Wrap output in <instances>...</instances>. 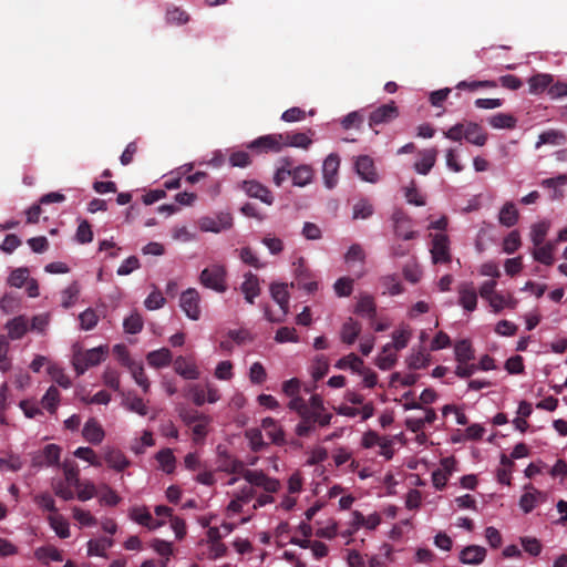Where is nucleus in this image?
<instances>
[{"instance_id": "nucleus-24", "label": "nucleus", "mask_w": 567, "mask_h": 567, "mask_svg": "<svg viewBox=\"0 0 567 567\" xmlns=\"http://www.w3.org/2000/svg\"><path fill=\"white\" fill-rule=\"evenodd\" d=\"M6 329L8 330V336H6L8 340H19L28 331V321L23 316H18L7 322Z\"/></svg>"}, {"instance_id": "nucleus-49", "label": "nucleus", "mask_w": 567, "mask_h": 567, "mask_svg": "<svg viewBox=\"0 0 567 567\" xmlns=\"http://www.w3.org/2000/svg\"><path fill=\"white\" fill-rule=\"evenodd\" d=\"M80 293V287L78 282H72L62 291V307L70 309L76 301Z\"/></svg>"}, {"instance_id": "nucleus-17", "label": "nucleus", "mask_w": 567, "mask_h": 567, "mask_svg": "<svg viewBox=\"0 0 567 567\" xmlns=\"http://www.w3.org/2000/svg\"><path fill=\"white\" fill-rule=\"evenodd\" d=\"M486 549L478 545H470L460 553V561L465 565H478L484 561Z\"/></svg>"}, {"instance_id": "nucleus-55", "label": "nucleus", "mask_w": 567, "mask_h": 567, "mask_svg": "<svg viewBox=\"0 0 567 567\" xmlns=\"http://www.w3.org/2000/svg\"><path fill=\"white\" fill-rule=\"evenodd\" d=\"M10 350V342L6 336H0V370L7 372L11 368L10 359L8 353Z\"/></svg>"}, {"instance_id": "nucleus-26", "label": "nucleus", "mask_w": 567, "mask_h": 567, "mask_svg": "<svg viewBox=\"0 0 567 567\" xmlns=\"http://www.w3.org/2000/svg\"><path fill=\"white\" fill-rule=\"evenodd\" d=\"M437 151L435 148H429L423 151L420 156L421 158L414 163V168L419 174L426 175L435 164Z\"/></svg>"}, {"instance_id": "nucleus-9", "label": "nucleus", "mask_w": 567, "mask_h": 567, "mask_svg": "<svg viewBox=\"0 0 567 567\" xmlns=\"http://www.w3.org/2000/svg\"><path fill=\"white\" fill-rule=\"evenodd\" d=\"M431 256L433 264L451 262L450 240L445 234H435L432 239Z\"/></svg>"}, {"instance_id": "nucleus-12", "label": "nucleus", "mask_w": 567, "mask_h": 567, "mask_svg": "<svg viewBox=\"0 0 567 567\" xmlns=\"http://www.w3.org/2000/svg\"><path fill=\"white\" fill-rule=\"evenodd\" d=\"M243 189L249 197L260 199L267 205H271L274 203L271 192L257 181H245L243 183Z\"/></svg>"}, {"instance_id": "nucleus-16", "label": "nucleus", "mask_w": 567, "mask_h": 567, "mask_svg": "<svg viewBox=\"0 0 567 567\" xmlns=\"http://www.w3.org/2000/svg\"><path fill=\"white\" fill-rule=\"evenodd\" d=\"M261 427L265 430L271 443L282 446L286 444L285 432L277 421L272 417H266L261 421Z\"/></svg>"}, {"instance_id": "nucleus-42", "label": "nucleus", "mask_w": 567, "mask_h": 567, "mask_svg": "<svg viewBox=\"0 0 567 567\" xmlns=\"http://www.w3.org/2000/svg\"><path fill=\"white\" fill-rule=\"evenodd\" d=\"M178 415L183 423L187 426H192L207 416L195 409L186 406L178 409Z\"/></svg>"}, {"instance_id": "nucleus-33", "label": "nucleus", "mask_w": 567, "mask_h": 567, "mask_svg": "<svg viewBox=\"0 0 567 567\" xmlns=\"http://www.w3.org/2000/svg\"><path fill=\"white\" fill-rule=\"evenodd\" d=\"M292 183L296 186H306L313 177V171L307 165H301L290 171Z\"/></svg>"}, {"instance_id": "nucleus-43", "label": "nucleus", "mask_w": 567, "mask_h": 567, "mask_svg": "<svg viewBox=\"0 0 567 567\" xmlns=\"http://www.w3.org/2000/svg\"><path fill=\"white\" fill-rule=\"evenodd\" d=\"M34 555L43 564H48V559L54 561L63 560L62 553L53 546L40 547L35 550Z\"/></svg>"}, {"instance_id": "nucleus-31", "label": "nucleus", "mask_w": 567, "mask_h": 567, "mask_svg": "<svg viewBox=\"0 0 567 567\" xmlns=\"http://www.w3.org/2000/svg\"><path fill=\"white\" fill-rule=\"evenodd\" d=\"M113 546L110 537H100L87 542V556H105V551Z\"/></svg>"}, {"instance_id": "nucleus-38", "label": "nucleus", "mask_w": 567, "mask_h": 567, "mask_svg": "<svg viewBox=\"0 0 567 567\" xmlns=\"http://www.w3.org/2000/svg\"><path fill=\"white\" fill-rule=\"evenodd\" d=\"M553 78L549 74H536L528 81L530 93L538 94L549 89Z\"/></svg>"}, {"instance_id": "nucleus-15", "label": "nucleus", "mask_w": 567, "mask_h": 567, "mask_svg": "<svg viewBox=\"0 0 567 567\" xmlns=\"http://www.w3.org/2000/svg\"><path fill=\"white\" fill-rule=\"evenodd\" d=\"M526 489H529V492H526L520 496L519 506L524 513L528 514L537 504L546 501V495L536 489L533 485L526 486Z\"/></svg>"}, {"instance_id": "nucleus-23", "label": "nucleus", "mask_w": 567, "mask_h": 567, "mask_svg": "<svg viewBox=\"0 0 567 567\" xmlns=\"http://www.w3.org/2000/svg\"><path fill=\"white\" fill-rule=\"evenodd\" d=\"M174 370L177 374L186 380H196L199 377V371L196 364L185 357H177L174 361Z\"/></svg>"}, {"instance_id": "nucleus-21", "label": "nucleus", "mask_w": 567, "mask_h": 567, "mask_svg": "<svg viewBox=\"0 0 567 567\" xmlns=\"http://www.w3.org/2000/svg\"><path fill=\"white\" fill-rule=\"evenodd\" d=\"M82 435L85 441L91 444H100L104 436L105 432L102 429L101 424L95 419H89L83 426Z\"/></svg>"}, {"instance_id": "nucleus-19", "label": "nucleus", "mask_w": 567, "mask_h": 567, "mask_svg": "<svg viewBox=\"0 0 567 567\" xmlns=\"http://www.w3.org/2000/svg\"><path fill=\"white\" fill-rule=\"evenodd\" d=\"M367 116L368 115L365 114V109H360L347 114L344 117H342L340 123L343 130L363 131L365 128Z\"/></svg>"}, {"instance_id": "nucleus-34", "label": "nucleus", "mask_w": 567, "mask_h": 567, "mask_svg": "<svg viewBox=\"0 0 567 567\" xmlns=\"http://www.w3.org/2000/svg\"><path fill=\"white\" fill-rule=\"evenodd\" d=\"M455 358L458 363H467L474 359L472 344L467 339L460 340L454 347Z\"/></svg>"}, {"instance_id": "nucleus-39", "label": "nucleus", "mask_w": 567, "mask_h": 567, "mask_svg": "<svg viewBox=\"0 0 567 567\" xmlns=\"http://www.w3.org/2000/svg\"><path fill=\"white\" fill-rule=\"evenodd\" d=\"M123 405L130 412L137 413L141 416H145L148 413V408H147L146 403L144 402V400L142 398H138V396H135V395L132 396L131 394H128L123 400Z\"/></svg>"}, {"instance_id": "nucleus-56", "label": "nucleus", "mask_w": 567, "mask_h": 567, "mask_svg": "<svg viewBox=\"0 0 567 567\" xmlns=\"http://www.w3.org/2000/svg\"><path fill=\"white\" fill-rule=\"evenodd\" d=\"M333 288L338 297H349L353 290V279L341 277L334 282Z\"/></svg>"}, {"instance_id": "nucleus-48", "label": "nucleus", "mask_w": 567, "mask_h": 567, "mask_svg": "<svg viewBox=\"0 0 567 567\" xmlns=\"http://www.w3.org/2000/svg\"><path fill=\"white\" fill-rule=\"evenodd\" d=\"M501 464L502 467L497 470V480L501 484L509 485L514 463L511 458L503 454L501 457Z\"/></svg>"}, {"instance_id": "nucleus-18", "label": "nucleus", "mask_w": 567, "mask_h": 567, "mask_svg": "<svg viewBox=\"0 0 567 567\" xmlns=\"http://www.w3.org/2000/svg\"><path fill=\"white\" fill-rule=\"evenodd\" d=\"M104 461L110 468L122 472L131 465V461L118 449H107L104 454Z\"/></svg>"}, {"instance_id": "nucleus-25", "label": "nucleus", "mask_w": 567, "mask_h": 567, "mask_svg": "<svg viewBox=\"0 0 567 567\" xmlns=\"http://www.w3.org/2000/svg\"><path fill=\"white\" fill-rule=\"evenodd\" d=\"M354 312L362 317L374 320L377 316V305L374 298L370 295H362L355 306Z\"/></svg>"}, {"instance_id": "nucleus-40", "label": "nucleus", "mask_w": 567, "mask_h": 567, "mask_svg": "<svg viewBox=\"0 0 567 567\" xmlns=\"http://www.w3.org/2000/svg\"><path fill=\"white\" fill-rule=\"evenodd\" d=\"M363 365V360L354 353H350L341 358L336 364V367L339 369H350L352 372L355 373L361 372Z\"/></svg>"}, {"instance_id": "nucleus-27", "label": "nucleus", "mask_w": 567, "mask_h": 567, "mask_svg": "<svg viewBox=\"0 0 567 567\" xmlns=\"http://www.w3.org/2000/svg\"><path fill=\"white\" fill-rule=\"evenodd\" d=\"M173 359L172 352L167 348H162L152 351L147 354V363L156 369L164 368L171 364Z\"/></svg>"}, {"instance_id": "nucleus-50", "label": "nucleus", "mask_w": 567, "mask_h": 567, "mask_svg": "<svg viewBox=\"0 0 567 567\" xmlns=\"http://www.w3.org/2000/svg\"><path fill=\"white\" fill-rule=\"evenodd\" d=\"M80 326L82 330L89 331L92 330L99 321V316L95 310L92 308H87L79 316Z\"/></svg>"}, {"instance_id": "nucleus-28", "label": "nucleus", "mask_w": 567, "mask_h": 567, "mask_svg": "<svg viewBox=\"0 0 567 567\" xmlns=\"http://www.w3.org/2000/svg\"><path fill=\"white\" fill-rule=\"evenodd\" d=\"M540 185L543 187L551 190L550 199H553V200L560 199L564 195L560 187H564L567 185V175L560 174L557 177L543 179Z\"/></svg>"}, {"instance_id": "nucleus-61", "label": "nucleus", "mask_w": 567, "mask_h": 567, "mask_svg": "<svg viewBox=\"0 0 567 567\" xmlns=\"http://www.w3.org/2000/svg\"><path fill=\"white\" fill-rule=\"evenodd\" d=\"M166 20L168 23H174V24L181 25V24L186 23L189 20V17L184 10H182L177 7H174V8L167 9Z\"/></svg>"}, {"instance_id": "nucleus-59", "label": "nucleus", "mask_w": 567, "mask_h": 567, "mask_svg": "<svg viewBox=\"0 0 567 567\" xmlns=\"http://www.w3.org/2000/svg\"><path fill=\"white\" fill-rule=\"evenodd\" d=\"M63 473L65 481L69 485H72L74 487L80 486V478H79V470L76 467V464L74 463H63Z\"/></svg>"}, {"instance_id": "nucleus-41", "label": "nucleus", "mask_w": 567, "mask_h": 567, "mask_svg": "<svg viewBox=\"0 0 567 567\" xmlns=\"http://www.w3.org/2000/svg\"><path fill=\"white\" fill-rule=\"evenodd\" d=\"M246 439L249 441L251 451L260 452L266 449L267 443L264 441L261 430L255 427L245 432Z\"/></svg>"}, {"instance_id": "nucleus-44", "label": "nucleus", "mask_w": 567, "mask_h": 567, "mask_svg": "<svg viewBox=\"0 0 567 567\" xmlns=\"http://www.w3.org/2000/svg\"><path fill=\"white\" fill-rule=\"evenodd\" d=\"M430 363V354L425 353L422 349L413 351L408 358V365L412 370H420L426 368Z\"/></svg>"}, {"instance_id": "nucleus-10", "label": "nucleus", "mask_w": 567, "mask_h": 567, "mask_svg": "<svg viewBox=\"0 0 567 567\" xmlns=\"http://www.w3.org/2000/svg\"><path fill=\"white\" fill-rule=\"evenodd\" d=\"M199 293L194 288L184 291L179 299V305L185 315L192 320H198L200 317Z\"/></svg>"}, {"instance_id": "nucleus-13", "label": "nucleus", "mask_w": 567, "mask_h": 567, "mask_svg": "<svg viewBox=\"0 0 567 567\" xmlns=\"http://www.w3.org/2000/svg\"><path fill=\"white\" fill-rule=\"evenodd\" d=\"M130 517L137 524L145 526L151 530L157 529L165 524L163 519L153 518L146 507L132 508Z\"/></svg>"}, {"instance_id": "nucleus-51", "label": "nucleus", "mask_w": 567, "mask_h": 567, "mask_svg": "<svg viewBox=\"0 0 567 567\" xmlns=\"http://www.w3.org/2000/svg\"><path fill=\"white\" fill-rule=\"evenodd\" d=\"M212 422V419L207 415L205 419L199 421L198 423L192 425L193 440L195 443H203L205 437L208 434V425Z\"/></svg>"}, {"instance_id": "nucleus-22", "label": "nucleus", "mask_w": 567, "mask_h": 567, "mask_svg": "<svg viewBox=\"0 0 567 567\" xmlns=\"http://www.w3.org/2000/svg\"><path fill=\"white\" fill-rule=\"evenodd\" d=\"M240 290L245 296V300L248 303H254L255 298L260 295V286H259V279L256 275L252 272H247L245 275V280L240 286Z\"/></svg>"}, {"instance_id": "nucleus-2", "label": "nucleus", "mask_w": 567, "mask_h": 567, "mask_svg": "<svg viewBox=\"0 0 567 567\" xmlns=\"http://www.w3.org/2000/svg\"><path fill=\"white\" fill-rule=\"evenodd\" d=\"M365 109L367 126L372 130L375 134L380 132V126L392 122L399 116V110L393 101L383 104L377 109Z\"/></svg>"}, {"instance_id": "nucleus-6", "label": "nucleus", "mask_w": 567, "mask_h": 567, "mask_svg": "<svg viewBox=\"0 0 567 567\" xmlns=\"http://www.w3.org/2000/svg\"><path fill=\"white\" fill-rule=\"evenodd\" d=\"M270 293L272 299L279 305L281 309V317H274L268 308L265 309V317L270 322H281L289 311V293L287 290V285L272 284L270 286Z\"/></svg>"}, {"instance_id": "nucleus-64", "label": "nucleus", "mask_w": 567, "mask_h": 567, "mask_svg": "<svg viewBox=\"0 0 567 567\" xmlns=\"http://www.w3.org/2000/svg\"><path fill=\"white\" fill-rule=\"evenodd\" d=\"M239 257L243 262L256 268L260 269L264 267V264L260 262L257 255L252 251L250 247H244L239 251Z\"/></svg>"}, {"instance_id": "nucleus-53", "label": "nucleus", "mask_w": 567, "mask_h": 567, "mask_svg": "<svg viewBox=\"0 0 567 567\" xmlns=\"http://www.w3.org/2000/svg\"><path fill=\"white\" fill-rule=\"evenodd\" d=\"M123 327L126 333L136 334L143 329V319L138 313H132L124 319Z\"/></svg>"}, {"instance_id": "nucleus-62", "label": "nucleus", "mask_w": 567, "mask_h": 567, "mask_svg": "<svg viewBox=\"0 0 567 567\" xmlns=\"http://www.w3.org/2000/svg\"><path fill=\"white\" fill-rule=\"evenodd\" d=\"M520 246V236L518 231H511L503 240V250L507 254H514Z\"/></svg>"}, {"instance_id": "nucleus-29", "label": "nucleus", "mask_w": 567, "mask_h": 567, "mask_svg": "<svg viewBox=\"0 0 567 567\" xmlns=\"http://www.w3.org/2000/svg\"><path fill=\"white\" fill-rule=\"evenodd\" d=\"M361 332V324L349 318L341 328V340L343 343L353 344Z\"/></svg>"}, {"instance_id": "nucleus-1", "label": "nucleus", "mask_w": 567, "mask_h": 567, "mask_svg": "<svg viewBox=\"0 0 567 567\" xmlns=\"http://www.w3.org/2000/svg\"><path fill=\"white\" fill-rule=\"evenodd\" d=\"M443 136L453 142H485L486 133L482 125L471 122L462 121L456 123L447 131H443Z\"/></svg>"}, {"instance_id": "nucleus-37", "label": "nucleus", "mask_w": 567, "mask_h": 567, "mask_svg": "<svg viewBox=\"0 0 567 567\" xmlns=\"http://www.w3.org/2000/svg\"><path fill=\"white\" fill-rule=\"evenodd\" d=\"M488 123L494 128L512 130L516 126L517 120L507 113H497L488 118Z\"/></svg>"}, {"instance_id": "nucleus-20", "label": "nucleus", "mask_w": 567, "mask_h": 567, "mask_svg": "<svg viewBox=\"0 0 567 567\" xmlns=\"http://www.w3.org/2000/svg\"><path fill=\"white\" fill-rule=\"evenodd\" d=\"M61 449L56 444L44 446L42 454L33 458V466H52L59 463Z\"/></svg>"}, {"instance_id": "nucleus-36", "label": "nucleus", "mask_w": 567, "mask_h": 567, "mask_svg": "<svg viewBox=\"0 0 567 567\" xmlns=\"http://www.w3.org/2000/svg\"><path fill=\"white\" fill-rule=\"evenodd\" d=\"M127 368H128L134 381L143 389L144 393H147L150 390L151 383H150L147 375L145 374L142 363L133 362Z\"/></svg>"}, {"instance_id": "nucleus-3", "label": "nucleus", "mask_w": 567, "mask_h": 567, "mask_svg": "<svg viewBox=\"0 0 567 567\" xmlns=\"http://www.w3.org/2000/svg\"><path fill=\"white\" fill-rule=\"evenodd\" d=\"M199 279L203 286L217 292H225L227 290L226 269L220 265L205 268Z\"/></svg>"}, {"instance_id": "nucleus-47", "label": "nucleus", "mask_w": 567, "mask_h": 567, "mask_svg": "<svg viewBox=\"0 0 567 567\" xmlns=\"http://www.w3.org/2000/svg\"><path fill=\"white\" fill-rule=\"evenodd\" d=\"M29 274L30 272L27 267L16 268L14 270L11 271V274L8 278V284L12 287L21 288L30 279Z\"/></svg>"}, {"instance_id": "nucleus-63", "label": "nucleus", "mask_w": 567, "mask_h": 567, "mask_svg": "<svg viewBox=\"0 0 567 567\" xmlns=\"http://www.w3.org/2000/svg\"><path fill=\"white\" fill-rule=\"evenodd\" d=\"M549 226L546 223H538L533 226L530 237L534 246H540L546 238Z\"/></svg>"}, {"instance_id": "nucleus-30", "label": "nucleus", "mask_w": 567, "mask_h": 567, "mask_svg": "<svg viewBox=\"0 0 567 567\" xmlns=\"http://www.w3.org/2000/svg\"><path fill=\"white\" fill-rule=\"evenodd\" d=\"M488 303L493 308V311L498 313L504 308L514 309L517 305V300L513 297L512 293L503 295L501 292H496L488 300Z\"/></svg>"}, {"instance_id": "nucleus-5", "label": "nucleus", "mask_w": 567, "mask_h": 567, "mask_svg": "<svg viewBox=\"0 0 567 567\" xmlns=\"http://www.w3.org/2000/svg\"><path fill=\"white\" fill-rule=\"evenodd\" d=\"M332 414L321 412H310L301 416V421L296 426V434L300 437L308 436L316 427V423L320 426L330 424Z\"/></svg>"}, {"instance_id": "nucleus-4", "label": "nucleus", "mask_w": 567, "mask_h": 567, "mask_svg": "<svg viewBox=\"0 0 567 567\" xmlns=\"http://www.w3.org/2000/svg\"><path fill=\"white\" fill-rule=\"evenodd\" d=\"M105 350L102 347L93 348L73 355V365L78 375L89 368L100 364L104 360Z\"/></svg>"}, {"instance_id": "nucleus-35", "label": "nucleus", "mask_w": 567, "mask_h": 567, "mask_svg": "<svg viewBox=\"0 0 567 567\" xmlns=\"http://www.w3.org/2000/svg\"><path fill=\"white\" fill-rule=\"evenodd\" d=\"M51 528L60 538H68L70 536V527L68 520L60 514L50 515L48 517Z\"/></svg>"}, {"instance_id": "nucleus-14", "label": "nucleus", "mask_w": 567, "mask_h": 567, "mask_svg": "<svg viewBox=\"0 0 567 567\" xmlns=\"http://www.w3.org/2000/svg\"><path fill=\"white\" fill-rule=\"evenodd\" d=\"M355 169L359 176L369 183L378 182V173L373 159L368 155L359 156L355 162Z\"/></svg>"}, {"instance_id": "nucleus-11", "label": "nucleus", "mask_w": 567, "mask_h": 567, "mask_svg": "<svg viewBox=\"0 0 567 567\" xmlns=\"http://www.w3.org/2000/svg\"><path fill=\"white\" fill-rule=\"evenodd\" d=\"M339 156L330 154L323 162L322 175L327 188L332 189L338 183Z\"/></svg>"}, {"instance_id": "nucleus-57", "label": "nucleus", "mask_w": 567, "mask_h": 567, "mask_svg": "<svg viewBox=\"0 0 567 567\" xmlns=\"http://www.w3.org/2000/svg\"><path fill=\"white\" fill-rule=\"evenodd\" d=\"M382 286L385 288V292L391 296L400 295L403 291L402 285L395 275L384 276L381 279Z\"/></svg>"}, {"instance_id": "nucleus-60", "label": "nucleus", "mask_w": 567, "mask_h": 567, "mask_svg": "<svg viewBox=\"0 0 567 567\" xmlns=\"http://www.w3.org/2000/svg\"><path fill=\"white\" fill-rule=\"evenodd\" d=\"M372 214H373V207L365 199H360L353 206V218L354 219H359V218L365 219V218L370 217Z\"/></svg>"}, {"instance_id": "nucleus-58", "label": "nucleus", "mask_w": 567, "mask_h": 567, "mask_svg": "<svg viewBox=\"0 0 567 567\" xmlns=\"http://www.w3.org/2000/svg\"><path fill=\"white\" fill-rule=\"evenodd\" d=\"M220 470L231 474H239L244 477V473L248 470L243 461L236 458H227L221 465Z\"/></svg>"}, {"instance_id": "nucleus-52", "label": "nucleus", "mask_w": 567, "mask_h": 567, "mask_svg": "<svg viewBox=\"0 0 567 567\" xmlns=\"http://www.w3.org/2000/svg\"><path fill=\"white\" fill-rule=\"evenodd\" d=\"M74 456L89 462L92 466L100 467L102 465L101 460L97 457L96 453L86 446H80L74 451Z\"/></svg>"}, {"instance_id": "nucleus-8", "label": "nucleus", "mask_w": 567, "mask_h": 567, "mask_svg": "<svg viewBox=\"0 0 567 567\" xmlns=\"http://www.w3.org/2000/svg\"><path fill=\"white\" fill-rule=\"evenodd\" d=\"M457 303L467 312H473L477 308V289L472 281H463L456 288Z\"/></svg>"}, {"instance_id": "nucleus-7", "label": "nucleus", "mask_w": 567, "mask_h": 567, "mask_svg": "<svg viewBox=\"0 0 567 567\" xmlns=\"http://www.w3.org/2000/svg\"><path fill=\"white\" fill-rule=\"evenodd\" d=\"M244 478L248 484L254 487H260L266 493H276L280 487L278 480L269 477L262 471L249 470L244 473Z\"/></svg>"}, {"instance_id": "nucleus-32", "label": "nucleus", "mask_w": 567, "mask_h": 567, "mask_svg": "<svg viewBox=\"0 0 567 567\" xmlns=\"http://www.w3.org/2000/svg\"><path fill=\"white\" fill-rule=\"evenodd\" d=\"M498 220L503 226L512 227L518 220V210L512 202H507L501 209Z\"/></svg>"}, {"instance_id": "nucleus-45", "label": "nucleus", "mask_w": 567, "mask_h": 567, "mask_svg": "<svg viewBox=\"0 0 567 567\" xmlns=\"http://www.w3.org/2000/svg\"><path fill=\"white\" fill-rule=\"evenodd\" d=\"M59 400V390L55 386L51 385L43 395L41 403L44 409H47L51 413H54L56 411Z\"/></svg>"}, {"instance_id": "nucleus-46", "label": "nucleus", "mask_w": 567, "mask_h": 567, "mask_svg": "<svg viewBox=\"0 0 567 567\" xmlns=\"http://www.w3.org/2000/svg\"><path fill=\"white\" fill-rule=\"evenodd\" d=\"M156 460L158 461L162 470L166 473H172L175 468V456L171 449H164L157 452Z\"/></svg>"}, {"instance_id": "nucleus-54", "label": "nucleus", "mask_w": 567, "mask_h": 567, "mask_svg": "<svg viewBox=\"0 0 567 567\" xmlns=\"http://www.w3.org/2000/svg\"><path fill=\"white\" fill-rule=\"evenodd\" d=\"M34 503L43 511L50 512L51 515L58 514L55 502L49 493H41L39 495H35Z\"/></svg>"}]
</instances>
